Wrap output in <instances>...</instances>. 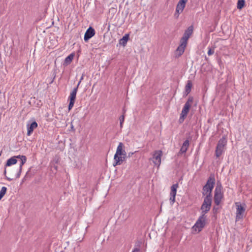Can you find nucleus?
<instances>
[{"mask_svg": "<svg viewBox=\"0 0 252 252\" xmlns=\"http://www.w3.org/2000/svg\"><path fill=\"white\" fill-rule=\"evenodd\" d=\"M124 146L123 143L120 142L116 150V152L114 155V166L117 165H121L126 157V152L123 150Z\"/></svg>", "mask_w": 252, "mask_h": 252, "instance_id": "1", "label": "nucleus"}, {"mask_svg": "<svg viewBox=\"0 0 252 252\" xmlns=\"http://www.w3.org/2000/svg\"><path fill=\"white\" fill-rule=\"evenodd\" d=\"M215 184V179L214 175H211L208 178L206 184L203 187L202 194L206 196L212 198V191Z\"/></svg>", "mask_w": 252, "mask_h": 252, "instance_id": "2", "label": "nucleus"}, {"mask_svg": "<svg viewBox=\"0 0 252 252\" xmlns=\"http://www.w3.org/2000/svg\"><path fill=\"white\" fill-rule=\"evenodd\" d=\"M227 140L224 137H222L218 141L216 149L215 150V155L217 158H219L224 152V147L226 145Z\"/></svg>", "mask_w": 252, "mask_h": 252, "instance_id": "3", "label": "nucleus"}, {"mask_svg": "<svg viewBox=\"0 0 252 252\" xmlns=\"http://www.w3.org/2000/svg\"><path fill=\"white\" fill-rule=\"evenodd\" d=\"M212 202V198H211L210 196H205L204 197L203 202L201 206V214L205 215V214L210 211Z\"/></svg>", "mask_w": 252, "mask_h": 252, "instance_id": "4", "label": "nucleus"}, {"mask_svg": "<svg viewBox=\"0 0 252 252\" xmlns=\"http://www.w3.org/2000/svg\"><path fill=\"white\" fill-rule=\"evenodd\" d=\"M206 216L204 214L199 217L193 227L196 231L200 232L205 225Z\"/></svg>", "mask_w": 252, "mask_h": 252, "instance_id": "5", "label": "nucleus"}, {"mask_svg": "<svg viewBox=\"0 0 252 252\" xmlns=\"http://www.w3.org/2000/svg\"><path fill=\"white\" fill-rule=\"evenodd\" d=\"M236 221H238L244 217V213L245 211V208L239 204V203H236Z\"/></svg>", "mask_w": 252, "mask_h": 252, "instance_id": "6", "label": "nucleus"}, {"mask_svg": "<svg viewBox=\"0 0 252 252\" xmlns=\"http://www.w3.org/2000/svg\"><path fill=\"white\" fill-rule=\"evenodd\" d=\"M187 1L188 0H180L177 3L176 11L174 14V16L176 18H178L179 14L183 12Z\"/></svg>", "mask_w": 252, "mask_h": 252, "instance_id": "7", "label": "nucleus"}, {"mask_svg": "<svg viewBox=\"0 0 252 252\" xmlns=\"http://www.w3.org/2000/svg\"><path fill=\"white\" fill-rule=\"evenodd\" d=\"M193 101V98L192 96H189L187 101L185 103L183 109L181 112V114H183V116L186 115L187 116L189 109L191 106V104Z\"/></svg>", "mask_w": 252, "mask_h": 252, "instance_id": "8", "label": "nucleus"}, {"mask_svg": "<svg viewBox=\"0 0 252 252\" xmlns=\"http://www.w3.org/2000/svg\"><path fill=\"white\" fill-rule=\"evenodd\" d=\"M162 156V151L160 150L156 151L153 155L152 160L155 165L158 167L161 163V157Z\"/></svg>", "mask_w": 252, "mask_h": 252, "instance_id": "9", "label": "nucleus"}, {"mask_svg": "<svg viewBox=\"0 0 252 252\" xmlns=\"http://www.w3.org/2000/svg\"><path fill=\"white\" fill-rule=\"evenodd\" d=\"M178 187L179 186L177 183L173 184L171 187V191L170 193V201L171 205L173 204V203L175 202V197L177 193V189Z\"/></svg>", "mask_w": 252, "mask_h": 252, "instance_id": "10", "label": "nucleus"}, {"mask_svg": "<svg viewBox=\"0 0 252 252\" xmlns=\"http://www.w3.org/2000/svg\"><path fill=\"white\" fill-rule=\"evenodd\" d=\"M222 196L220 189L217 187L215 190L214 195V202L217 205L220 204Z\"/></svg>", "mask_w": 252, "mask_h": 252, "instance_id": "11", "label": "nucleus"}, {"mask_svg": "<svg viewBox=\"0 0 252 252\" xmlns=\"http://www.w3.org/2000/svg\"><path fill=\"white\" fill-rule=\"evenodd\" d=\"M95 34L94 30L92 28L89 27L87 30L86 31L85 35H84V40L85 41H87L89 39H90L91 37H92Z\"/></svg>", "mask_w": 252, "mask_h": 252, "instance_id": "12", "label": "nucleus"}, {"mask_svg": "<svg viewBox=\"0 0 252 252\" xmlns=\"http://www.w3.org/2000/svg\"><path fill=\"white\" fill-rule=\"evenodd\" d=\"M193 32V27L190 26L188 28L184 33L183 36L181 38V40L187 42L189 36L191 35Z\"/></svg>", "mask_w": 252, "mask_h": 252, "instance_id": "13", "label": "nucleus"}, {"mask_svg": "<svg viewBox=\"0 0 252 252\" xmlns=\"http://www.w3.org/2000/svg\"><path fill=\"white\" fill-rule=\"evenodd\" d=\"M21 157L22 158L20 159L21 163L19 167L16 169L17 173L15 175V177L16 178H18L20 177L22 171V166L27 161V158L26 156Z\"/></svg>", "mask_w": 252, "mask_h": 252, "instance_id": "14", "label": "nucleus"}, {"mask_svg": "<svg viewBox=\"0 0 252 252\" xmlns=\"http://www.w3.org/2000/svg\"><path fill=\"white\" fill-rule=\"evenodd\" d=\"M187 44V42L181 40V44L177 49V51L179 52V55H182L184 53Z\"/></svg>", "mask_w": 252, "mask_h": 252, "instance_id": "15", "label": "nucleus"}, {"mask_svg": "<svg viewBox=\"0 0 252 252\" xmlns=\"http://www.w3.org/2000/svg\"><path fill=\"white\" fill-rule=\"evenodd\" d=\"M37 127V124L36 122H33L32 123V124L30 125V126H28L27 127V135L28 136H30L32 133L33 132V130L34 128Z\"/></svg>", "mask_w": 252, "mask_h": 252, "instance_id": "16", "label": "nucleus"}, {"mask_svg": "<svg viewBox=\"0 0 252 252\" xmlns=\"http://www.w3.org/2000/svg\"><path fill=\"white\" fill-rule=\"evenodd\" d=\"M189 140H186L183 144V145L182 146L181 148V149H180V152L181 153V154H184V153H185L189 147Z\"/></svg>", "mask_w": 252, "mask_h": 252, "instance_id": "17", "label": "nucleus"}, {"mask_svg": "<svg viewBox=\"0 0 252 252\" xmlns=\"http://www.w3.org/2000/svg\"><path fill=\"white\" fill-rule=\"evenodd\" d=\"M78 90V86H76L70 93L69 99L70 100L75 101L76 99V94Z\"/></svg>", "mask_w": 252, "mask_h": 252, "instance_id": "18", "label": "nucleus"}, {"mask_svg": "<svg viewBox=\"0 0 252 252\" xmlns=\"http://www.w3.org/2000/svg\"><path fill=\"white\" fill-rule=\"evenodd\" d=\"M17 162V159L15 158V157H12L11 158L7 159L5 166H11V165L16 164Z\"/></svg>", "mask_w": 252, "mask_h": 252, "instance_id": "19", "label": "nucleus"}, {"mask_svg": "<svg viewBox=\"0 0 252 252\" xmlns=\"http://www.w3.org/2000/svg\"><path fill=\"white\" fill-rule=\"evenodd\" d=\"M128 38H129V35L128 34H125L122 38L120 39V40H119V44L120 45H122L124 46H125L127 41H128Z\"/></svg>", "mask_w": 252, "mask_h": 252, "instance_id": "20", "label": "nucleus"}, {"mask_svg": "<svg viewBox=\"0 0 252 252\" xmlns=\"http://www.w3.org/2000/svg\"><path fill=\"white\" fill-rule=\"evenodd\" d=\"M74 55L73 54H70L64 60V63L68 65L71 63L73 59Z\"/></svg>", "mask_w": 252, "mask_h": 252, "instance_id": "21", "label": "nucleus"}, {"mask_svg": "<svg viewBox=\"0 0 252 252\" xmlns=\"http://www.w3.org/2000/svg\"><path fill=\"white\" fill-rule=\"evenodd\" d=\"M245 0H238L237 7L238 9H242L245 6Z\"/></svg>", "mask_w": 252, "mask_h": 252, "instance_id": "22", "label": "nucleus"}, {"mask_svg": "<svg viewBox=\"0 0 252 252\" xmlns=\"http://www.w3.org/2000/svg\"><path fill=\"white\" fill-rule=\"evenodd\" d=\"M192 87V83L190 81H188L187 85H186V92L187 94L190 93L191 91V88Z\"/></svg>", "mask_w": 252, "mask_h": 252, "instance_id": "23", "label": "nucleus"}, {"mask_svg": "<svg viewBox=\"0 0 252 252\" xmlns=\"http://www.w3.org/2000/svg\"><path fill=\"white\" fill-rule=\"evenodd\" d=\"M7 191V188L5 187H2L0 190V200L4 196Z\"/></svg>", "mask_w": 252, "mask_h": 252, "instance_id": "24", "label": "nucleus"}, {"mask_svg": "<svg viewBox=\"0 0 252 252\" xmlns=\"http://www.w3.org/2000/svg\"><path fill=\"white\" fill-rule=\"evenodd\" d=\"M120 127L122 128L123 127V123L125 120V116L124 115H122L120 118Z\"/></svg>", "mask_w": 252, "mask_h": 252, "instance_id": "25", "label": "nucleus"}, {"mask_svg": "<svg viewBox=\"0 0 252 252\" xmlns=\"http://www.w3.org/2000/svg\"><path fill=\"white\" fill-rule=\"evenodd\" d=\"M186 115L183 116V114L181 113L180 117L179 120V122L180 123H182L184 121L185 119L186 118Z\"/></svg>", "mask_w": 252, "mask_h": 252, "instance_id": "26", "label": "nucleus"}, {"mask_svg": "<svg viewBox=\"0 0 252 252\" xmlns=\"http://www.w3.org/2000/svg\"><path fill=\"white\" fill-rule=\"evenodd\" d=\"M214 53V48L212 49L210 47H208V56H211Z\"/></svg>", "mask_w": 252, "mask_h": 252, "instance_id": "27", "label": "nucleus"}, {"mask_svg": "<svg viewBox=\"0 0 252 252\" xmlns=\"http://www.w3.org/2000/svg\"><path fill=\"white\" fill-rule=\"evenodd\" d=\"M74 102H75V101H72V100H69V103L68 105V110H70L72 109V108L73 107V106L74 105Z\"/></svg>", "mask_w": 252, "mask_h": 252, "instance_id": "28", "label": "nucleus"}, {"mask_svg": "<svg viewBox=\"0 0 252 252\" xmlns=\"http://www.w3.org/2000/svg\"><path fill=\"white\" fill-rule=\"evenodd\" d=\"M4 173V175H5V176L6 179L7 180L10 181H12L13 180V178H11L7 177V176H6V168L5 167L4 168V173Z\"/></svg>", "mask_w": 252, "mask_h": 252, "instance_id": "29", "label": "nucleus"}, {"mask_svg": "<svg viewBox=\"0 0 252 252\" xmlns=\"http://www.w3.org/2000/svg\"><path fill=\"white\" fill-rule=\"evenodd\" d=\"M25 157V156H21V155H19V156H14V157H15V158H22V157Z\"/></svg>", "mask_w": 252, "mask_h": 252, "instance_id": "30", "label": "nucleus"}, {"mask_svg": "<svg viewBox=\"0 0 252 252\" xmlns=\"http://www.w3.org/2000/svg\"><path fill=\"white\" fill-rule=\"evenodd\" d=\"M139 249L138 248H135L133 249L132 252H139Z\"/></svg>", "mask_w": 252, "mask_h": 252, "instance_id": "31", "label": "nucleus"}, {"mask_svg": "<svg viewBox=\"0 0 252 252\" xmlns=\"http://www.w3.org/2000/svg\"><path fill=\"white\" fill-rule=\"evenodd\" d=\"M83 79V75L81 77L80 80V81H82V80Z\"/></svg>", "mask_w": 252, "mask_h": 252, "instance_id": "32", "label": "nucleus"}, {"mask_svg": "<svg viewBox=\"0 0 252 252\" xmlns=\"http://www.w3.org/2000/svg\"><path fill=\"white\" fill-rule=\"evenodd\" d=\"M81 81H79V82H78V84H77V86H78V87H79V86L80 84L81 83Z\"/></svg>", "mask_w": 252, "mask_h": 252, "instance_id": "33", "label": "nucleus"}, {"mask_svg": "<svg viewBox=\"0 0 252 252\" xmlns=\"http://www.w3.org/2000/svg\"><path fill=\"white\" fill-rule=\"evenodd\" d=\"M132 154H133V153H129V156H130V155H132Z\"/></svg>", "mask_w": 252, "mask_h": 252, "instance_id": "34", "label": "nucleus"}]
</instances>
